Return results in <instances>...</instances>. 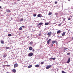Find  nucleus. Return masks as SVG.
<instances>
[{"label": "nucleus", "mask_w": 73, "mask_h": 73, "mask_svg": "<svg viewBox=\"0 0 73 73\" xmlns=\"http://www.w3.org/2000/svg\"><path fill=\"white\" fill-rule=\"evenodd\" d=\"M55 42H57V41L56 40L55 41H53L52 42V43H53V44H54L55 43Z\"/></svg>", "instance_id": "14"}, {"label": "nucleus", "mask_w": 73, "mask_h": 73, "mask_svg": "<svg viewBox=\"0 0 73 73\" xmlns=\"http://www.w3.org/2000/svg\"><path fill=\"white\" fill-rule=\"evenodd\" d=\"M18 66V64L17 63L15 64L14 66V68H16Z\"/></svg>", "instance_id": "5"}, {"label": "nucleus", "mask_w": 73, "mask_h": 73, "mask_svg": "<svg viewBox=\"0 0 73 73\" xmlns=\"http://www.w3.org/2000/svg\"><path fill=\"white\" fill-rule=\"evenodd\" d=\"M50 41H51V39H50L47 41V44H49V42H50Z\"/></svg>", "instance_id": "10"}, {"label": "nucleus", "mask_w": 73, "mask_h": 73, "mask_svg": "<svg viewBox=\"0 0 73 73\" xmlns=\"http://www.w3.org/2000/svg\"><path fill=\"white\" fill-rule=\"evenodd\" d=\"M12 72L14 73H16V69H13L12 70Z\"/></svg>", "instance_id": "11"}, {"label": "nucleus", "mask_w": 73, "mask_h": 73, "mask_svg": "<svg viewBox=\"0 0 73 73\" xmlns=\"http://www.w3.org/2000/svg\"><path fill=\"white\" fill-rule=\"evenodd\" d=\"M61 23H60V24H59L58 25V26H60V25H61Z\"/></svg>", "instance_id": "36"}, {"label": "nucleus", "mask_w": 73, "mask_h": 73, "mask_svg": "<svg viewBox=\"0 0 73 73\" xmlns=\"http://www.w3.org/2000/svg\"><path fill=\"white\" fill-rule=\"evenodd\" d=\"M7 66H8V67H9V66H10V65H6Z\"/></svg>", "instance_id": "31"}, {"label": "nucleus", "mask_w": 73, "mask_h": 73, "mask_svg": "<svg viewBox=\"0 0 73 73\" xmlns=\"http://www.w3.org/2000/svg\"><path fill=\"white\" fill-rule=\"evenodd\" d=\"M33 54L32 52H31L28 55V56L29 57H31V56H33Z\"/></svg>", "instance_id": "3"}, {"label": "nucleus", "mask_w": 73, "mask_h": 73, "mask_svg": "<svg viewBox=\"0 0 73 73\" xmlns=\"http://www.w3.org/2000/svg\"><path fill=\"white\" fill-rule=\"evenodd\" d=\"M2 8V7L1 6H0V9H1Z\"/></svg>", "instance_id": "40"}, {"label": "nucleus", "mask_w": 73, "mask_h": 73, "mask_svg": "<svg viewBox=\"0 0 73 73\" xmlns=\"http://www.w3.org/2000/svg\"><path fill=\"white\" fill-rule=\"evenodd\" d=\"M9 47H6V49H9Z\"/></svg>", "instance_id": "21"}, {"label": "nucleus", "mask_w": 73, "mask_h": 73, "mask_svg": "<svg viewBox=\"0 0 73 73\" xmlns=\"http://www.w3.org/2000/svg\"><path fill=\"white\" fill-rule=\"evenodd\" d=\"M42 24H43V23H40L39 24H38L37 26L39 27H40L41 26H40V25H42Z\"/></svg>", "instance_id": "4"}, {"label": "nucleus", "mask_w": 73, "mask_h": 73, "mask_svg": "<svg viewBox=\"0 0 73 73\" xmlns=\"http://www.w3.org/2000/svg\"><path fill=\"white\" fill-rule=\"evenodd\" d=\"M32 49H33V48L32 46H30L29 47V50H32Z\"/></svg>", "instance_id": "9"}, {"label": "nucleus", "mask_w": 73, "mask_h": 73, "mask_svg": "<svg viewBox=\"0 0 73 73\" xmlns=\"http://www.w3.org/2000/svg\"><path fill=\"white\" fill-rule=\"evenodd\" d=\"M72 40H73V37H72Z\"/></svg>", "instance_id": "44"}, {"label": "nucleus", "mask_w": 73, "mask_h": 73, "mask_svg": "<svg viewBox=\"0 0 73 73\" xmlns=\"http://www.w3.org/2000/svg\"><path fill=\"white\" fill-rule=\"evenodd\" d=\"M32 66V65H30L28 66V68H31Z\"/></svg>", "instance_id": "13"}, {"label": "nucleus", "mask_w": 73, "mask_h": 73, "mask_svg": "<svg viewBox=\"0 0 73 73\" xmlns=\"http://www.w3.org/2000/svg\"><path fill=\"white\" fill-rule=\"evenodd\" d=\"M70 19H70V17H69L68 19V20H70Z\"/></svg>", "instance_id": "30"}, {"label": "nucleus", "mask_w": 73, "mask_h": 73, "mask_svg": "<svg viewBox=\"0 0 73 73\" xmlns=\"http://www.w3.org/2000/svg\"><path fill=\"white\" fill-rule=\"evenodd\" d=\"M1 44H4V41H3L2 40H1Z\"/></svg>", "instance_id": "17"}, {"label": "nucleus", "mask_w": 73, "mask_h": 73, "mask_svg": "<svg viewBox=\"0 0 73 73\" xmlns=\"http://www.w3.org/2000/svg\"><path fill=\"white\" fill-rule=\"evenodd\" d=\"M33 44V42H30L29 43V44L30 45H32Z\"/></svg>", "instance_id": "23"}, {"label": "nucleus", "mask_w": 73, "mask_h": 73, "mask_svg": "<svg viewBox=\"0 0 73 73\" xmlns=\"http://www.w3.org/2000/svg\"><path fill=\"white\" fill-rule=\"evenodd\" d=\"M52 66L51 65H48L46 67V69H49V68H51Z\"/></svg>", "instance_id": "2"}, {"label": "nucleus", "mask_w": 73, "mask_h": 73, "mask_svg": "<svg viewBox=\"0 0 73 73\" xmlns=\"http://www.w3.org/2000/svg\"><path fill=\"white\" fill-rule=\"evenodd\" d=\"M19 29L20 30H22L23 29V28H22L21 27L19 28Z\"/></svg>", "instance_id": "24"}, {"label": "nucleus", "mask_w": 73, "mask_h": 73, "mask_svg": "<svg viewBox=\"0 0 73 73\" xmlns=\"http://www.w3.org/2000/svg\"><path fill=\"white\" fill-rule=\"evenodd\" d=\"M35 67H36V68H38V67H39L40 66V65L38 64H36L35 65Z\"/></svg>", "instance_id": "12"}, {"label": "nucleus", "mask_w": 73, "mask_h": 73, "mask_svg": "<svg viewBox=\"0 0 73 73\" xmlns=\"http://www.w3.org/2000/svg\"><path fill=\"white\" fill-rule=\"evenodd\" d=\"M23 20H24V19H23V18H22L19 21H20L21 22L22 21H23Z\"/></svg>", "instance_id": "19"}, {"label": "nucleus", "mask_w": 73, "mask_h": 73, "mask_svg": "<svg viewBox=\"0 0 73 73\" xmlns=\"http://www.w3.org/2000/svg\"><path fill=\"white\" fill-rule=\"evenodd\" d=\"M52 35V32L51 31H50L47 34V35L48 36V37H50V35Z\"/></svg>", "instance_id": "1"}, {"label": "nucleus", "mask_w": 73, "mask_h": 73, "mask_svg": "<svg viewBox=\"0 0 73 73\" xmlns=\"http://www.w3.org/2000/svg\"><path fill=\"white\" fill-rule=\"evenodd\" d=\"M33 52H35V50H33Z\"/></svg>", "instance_id": "41"}, {"label": "nucleus", "mask_w": 73, "mask_h": 73, "mask_svg": "<svg viewBox=\"0 0 73 73\" xmlns=\"http://www.w3.org/2000/svg\"><path fill=\"white\" fill-rule=\"evenodd\" d=\"M70 17H72V16L71 15L70 16Z\"/></svg>", "instance_id": "42"}, {"label": "nucleus", "mask_w": 73, "mask_h": 73, "mask_svg": "<svg viewBox=\"0 0 73 73\" xmlns=\"http://www.w3.org/2000/svg\"><path fill=\"white\" fill-rule=\"evenodd\" d=\"M11 35H11V34H9L8 35V36H9V37H10V36H11Z\"/></svg>", "instance_id": "25"}, {"label": "nucleus", "mask_w": 73, "mask_h": 73, "mask_svg": "<svg viewBox=\"0 0 73 73\" xmlns=\"http://www.w3.org/2000/svg\"><path fill=\"white\" fill-rule=\"evenodd\" d=\"M65 33H66V32H63L62 35V36H65Z\"/></svg>", "instance_id": "8"}, {"label": "nucleus", "mask_w": 73, "mask_h": 73, "mask_svg": "<svg viewBox=\"0 0 73 73\" xmlns=\"http://www.w3.org/2000/svg\"><path fill=\"white\" fill-rule=\"evenodd\" d=\"M6 11H7V12H8L9 13V12H11V11H10L9 10H7Z\"/></svg>", "instance_id": "18"}, {"label": "nucleus", "mask_w": 73, "mask_h": 73, "mask_svg": "<svg viewBox=\"0 0 73 73\" xmlns=\"http://www.w3.org/2000/svg\"><path fill=\"white\" fill-rule=\"evenodd\" d=\"M52 60H56V58H49V60H50V61H51Z\"/></svg>", "instance_id": "6"}, {"label": "nucleus", "mask_w": 73, "mask_h": 73, "mask_svg": "<svg viewBox=\"0 0 73 73\" xmlns=\"http://www.w3.org/2000/svg\"><path fill=\"white\" fill-rule=\"evenodd\" d=\"M70 61V58H69L68 59V60L67 62V63H69Z\"/></svg>", "instance_id": "7"}, {"label": "nucleus", "mask_w": 73, "mask_h": 73, "mask_svg": "<svg viewBox=\"0 0 73 73\" xmlns=\"http://www.w3.org/2000/svg\"><path fill=\"white\" fill-rule=\"evenodd\" d=\"M41 64H44V62H41Z\"/></svg>", "instance_id": "32"}, {"label": "nucleus", "mask_w": 73, "mask_h": 73, "mask_svg": "<svg viewBox=\"0 0 73 73\" xmlns=\"http://www.w3.org/2000/svg\"><path fill=\"white\" fill-rule=\"evenodd\" d=\"M61 33V31L59 30L57 31V34H58V33Z\"/></svg>", "instance_id": "15"}, {"label": "nucleus", "mask_w": 73, "mask_h": 73, "mask_svg": "<svg viewBox=\"0 0 73 73\" xmlns=\"http://www.w3.org/2000/svg\"><path fill=\"white\" fill-rule=\"evenodd\" d=\"M37 17H41V14H39L37 15Z\"/></svg>", "instance_id": "16"}, {"label": "nucleus", "mask_w": 73, "mask_h": 73, "mask_svg": "<svg viewBox=\"0 0 73 73\" xmlns=\"http://www.w3.org/2000/svg\"><path fill=\"white\" fill-rule=\"evenodd\" d=\"M67 55H69L70 54V52H68L67 54Z\"/></svg>", "instance_id": "33"}, {"label": "nucleus", "mask_w": 73, "mask_h": 73, "mask_svg": "<svg viewBox=\"0 0 73 73\" xmlns=\"http://www.w3.org/2000/svg\"><path fill=\"white\" fill-rule=\"evenodd\" d=\"M55 15H56V16H57V15H58V13H56L55 14Z\"/></svg>", "instance_id": "39"}, {"label": "nucleus", "mask_w": 73, "mask_h": 73, "mask_svg": "<svg viewBox=\"0 0 73 73\" xmlns=\"http://www.w3.org/2000/svg\"><path fill=\"white\" fill-rule=\"evenodd\" d=\"M62 73H66V72H65V71H62Z\"/></svg>", "instance_id": "26"}, {"label": "nucleus", "mask_w": 73, "mask_h": 73, "mask_svg": "<svg viewBox=\"0 0 73 73\" xmlns=\"http://www.w3.org/2000/svg\"><path fill=\"white\" fill-rule=\"evenodd\" d=\"M17 1H20V0H17Z\"/></svg>", "instance_id": "43"}, {"label": "nucleus", "mask_w": 73, "mask_h": 73, "mask_svg": "<svg viewBox=\"0 0 73 73\" xmlns=\"http://www.w3.org/2000/svg\"><path fill=\"white\" fill-rule=\"evenodd\" d=\"M64 50H66L67 49H68V48H66V47H65L64 48Z\"/></svg>", "instance_id": "28"}, {"label": "nucleus", "mask_w": 73, "mask_h": 73, "mask_svg": "<svg viewBox=\"0 0 73 73\" xmlns=\"http://www.w3.org/2000/svg\"><path fill=\"white\" fill-rule=\"evenodd\" d=\"M45 25H49V23H46L45 24Z\"/></svg>", "instance_id": "20"}, {"label": "nucleus", "mask_w": 73, "mask_h": 73, "mask_svg": "<svg viewBox=\"0 0 73 73\" xmlns=\"http://www.w3.org/2000/svg\"><path fill=\"white\" fill-rule=\"evenodd\" d=\"M41 34H39L38 35V36H41Z\"/></svg>", "instance_id": "35"}, {"label": "nucleus", "mask_w": 73, "mask_h": 73, "mask_svg": "<svg viewBox=\"0 0 73 73\" xmlns=\"http://www.w3.org/2000/svg\"><path fill=\"white\" fill-rule=\"evenodd\" d=\"M22 28H24V27H25V26H22Z\"/></svg>", "instance_id": "37"}, {"label": "nucleus", "mask_w": 73, "mask_h": 73, "mask_svg": "<svg viewBox=\"0 0 73 73\" xmlns=\"http://www.w3.org/2000/svg\"><path fill=\"white\" fill-rule=\"evenodd\" d=\"M51 45L52 46H53V44H51Z\"/></svg>", "instance_id": "38"}, {"label": "nucleus", "mask_w": 73, "mask_h": 73, "mask_svg": "<svg viewBox=\"0 0 73 73\" xmlns=\"http://www.w3.org/2000/svg\"><path fill=\"white\" fill-rule=\"evenodd\" d=\"M33 16H34V17H36V14H34L33 15Z\"/></svg>", "instance_id": "29"}, {"label": "nucleus", "mask_w": 73, "mask_h": 73, "mask_svg": "<svg viewBox=\"0 0 73 73\" xmlns=\"http://www.w3.org/2000/svg\"><path fill=\"white\" fill-rule=\"evenodd\" d=\"M68 1H70V0H68Z\"/></svg>", "instance_id": "45"}, {"label": "nucleus", "mask_w": 73, "mask_h": 73, "mask_svg": "<svg viewBox=\"0 0 73 73\" xmlns=\"http://www.w3.org/2000/svg\"><path fill=\"white\" fill-rule=\"evenodd\" d=\"M57 4V2L56 1L55 2V4Z\"/></svg>", "instance_id": "34"}, {"label": "nucleus", "mask_w": 73, "mask_h": 73, "mask_svg": "<svg viewBox=\"0 0 73 73\" xmlns=\"http://www.w3.org/2000/svg\"><path fill=\"white\" fill-rule=\"evenodd\" d=\"M52 13L51 12H50L48 13V15H52Z\"/></svg>", "instance_id": "22"}, {"label": "nucleus", "mask_w": 73, "mask_h": 73, "mask_svg": "<svg viewBox=\"0 0 73 73\" xmlns=\"http://www.w3.org/2000/svg\"><path fill=\"white\" fill-rule=\"evenodd\" d=\"M6 56H7V55H4L3 56V57H4V58H5L6 57Z\"/></svg>", "instance_id": "27"}]
</instances>
